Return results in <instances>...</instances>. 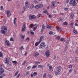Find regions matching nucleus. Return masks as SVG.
I'll list each match as a JSON object with an SVG mask.
<instances>
[{
  "mask_svg": "<svg viewBox=\"0 0 78 78\" xmlns=\"http://www.w3.org/2000/svg\"><path fill=\"white\" fill-rule=\"evenodd\" d=\"M25 6L23 7V9L24 10L26 9V8H28L30 7V2L28 1H26L25 3Z\"/></svg>",
  "mask_w": 78,
  "mask_h": 78,
  "instance_id": "1",
  "label": "nucleus"
},
{
  "mask_svg": "<svg viewBox=\"0 0 78 78\" xmlns=\"http://www.w3.org/2000/svg\"><path fill=\"white\" fill-rule=\"evenodd\" d=\"M73 32L74 33H75V34H76V33H77V32H76V31L75 30H74Z\"/></svg>",
  "mask_w": 78,
  "mask_h": 78,
  "instance_id": "59",
  "label": "nucleus"
},
{
  "mask_svg": "<svg viewBox=\"0 0 78 78\" xmlns=\"http://www.w3.org/2000/svg\"><path fill=\"white\" fill-rule=\"evenodd\" d=\"M17 22V18H15L13 20V23L15 26H17V23H16V22Z\"/></svg>",
  "mask_w": 78,
  "mask_h": 78,
  "instance_id": "12",
  "label": "nucleus"
},
{
  "mask_svg": "<svg viewBox=\"0 0 78 78\" xmlns=\"http://www.w3.org/2000/svg\"><path fill=\"white\" fill-rule=\"evenodd\" d=\"M10 41H14V39L13 38H11L10 39Z\"/></svg>",
  "mask_w": 78,
  "mask_h": 78,
  "instance_id": "49",
  "label": "nucleus"
},
{
  "mask_svg": "<svg viewBox=\"0 0 78 78\" xmlns=\"http://www.w3.org/2000/svg\"><path fill=\"white\" fill-rule=\"evenodd\" d=\"M6 13L7 14V17H9L11 16V12H10V11L9 10L7 11Z\"/></svg>",
  "mask_w": 78,
  "mask_h": 78,
  "instance_id": "11",
  "label": "nucleus"
},
{
  "mask_svg": "<svg viewBox=\"0 0 78 78\" xmlns=\"http://www.w3.org/2000/svg\"><path fill=\"white\" fill-rule=\"evenodd\" d=\"M35 9H39V8H40L39 6V5H37L35 6Z\"/></svg>",
  "mask_w": 78,
  "mask_h": 78,
  "instance_id": "21",
  "label": "nucleus"
},
{
  "mask_svg": "<svg viewBox=\"0 0 78 78\" xmlns=\"http://www.w3.org/2000/svg\"><path fill=\"white\" fill-rule=\"evenodd\" d=\"M20 73L19 74L16 76L17 78H19V77L20 76Z\"/></svg>",
  "mask_w": 78,
  "mask_h": 78,
  "instance_id": "51",
  "label": "nucleus"
},
{
  "mask_svg": "<svg viewBox=\"0 0 78 78\" xmlns=\"http://www.w3.org/2000/svg\"><path fill=\"white\" fill-rule=\"evenodd\" d=\"M36 16L32 15H30L29 16V19L30 20L36 19Z\"/></svg>",
  "mask_w": 78,
  "mask_h": 78,
  "instance_id": "2",
  "label": "nucleus"
},
{
  "mask_svg": "<svg viewBox=\"0 0 78 78\" xmlns=\"http://www.w3.org/2000/svg\"><path fill=\"white\" fill-rule=\"evenodd\" d=\"M39 6V7L40 8H42V7H43V4H39L38 5Z\"/></svg>",
  "mask_w": 78,
  "mask_h": 78,
  "instance_id": "28",
  "label": "nucleus"
},
{
  "mask_svg": "<svg viewBox=\"0 0 78 78\" xmlns=\"http://www.w3.org/2000/svg\"><path fill=\"white\" fill-rule=\"evenodd\" d=\"M73 23H71L70 24V25H71V27H72V28L73 27Z\"/></svg>",
  "mask_w": 78,
  "mask_h": 78,
  "instance_id": "58",
  "label": "nucleus"
},
{
  "mask_svg": "<svg viewBox=\"0 0 78 78\" xmlns=\"http://www.w3.org/2000/svg\"><path fill=\"white\" fill-rule=\"evenodd\" d=\"M56 39L57 40H59L60 39V36H58L56 38Z\"/></svg>",
  "mask_w": 78,
  "mask_h": 78,
  "instance_id": "40",
  "label": "nucleus"
},
{
  "mask_svg": "<svg viewBox=\"0 0 78 78\" xmlns=\"http://www.w3.org/2000/svg\"><path fill=\"white\" fill-rule=\"evenodd\" d=\"M39 55V53H38V52H36L35 53V56L36 57H37V56H38Z\"/></svg>",
  "mask_w": 78,
  "mask_h": 78,
  "instance_id": "24",
  "label": "nucleus"
},
{
  "mask_svg": "<svg viewBox=\"0 0 78 78\" xmlns=\"http://www.w3.org/2000/svg\"><path fill=\"white\" fill-rule=\"evenodd\" d=\"M72 70H73V69H70L69 71V73H71V72H72Z\"/></svg>",
  "mask_w": 78,
  "mask_h": 78,
  "instance_id": "42",
  "label": "nucleus"
},
{
  "mask_svg": "<svg viewBox=\"0 0 78 78\" xmlns=\"http://www.w3.org/2000/svg\"><path fill=\"white\" fill-rule=\"evenodd\" d=\"M49 34L51 35H53L55 34V32H53L52 31H51L49 32Z\"/></svg>",
  "mask_w": 78,
  "mask_h": 78,
  "instance_id": "19",
  "label": "nucleus"
},
{
  "mask_svg": "<svg viewBox=\"0 0 78 78\" xmlns=\"http://www.w3.org/2000/svg\"><path fill=\"white\" fill-rule=\"evenodd\" d=\"M75 62H76V61H78V57H75Z\"/></svg>",
  "mask_w": 78,
  "mask_h": 78,
  "instance_id": "33",
  "label": "nucleus"
},
{
  "mask_svg": "<svg viewBox=\"0 0 78 78\" xmlns=\"http://www.w3.org/2000/svg\"><path fill=\"white\" fill-rule=\"evenodd\" d=\"M57 70L58 72H60L61 71V66H59L56 67Z\"/></svg>",
  "mask_w": 78,
  "mask_h": 78,
  "instance_id": "9",
  "label": "nucleus"
},
{
  "mask_svg": "<svg viewBox=\"0 0 78 78\" xmlns=\"http://www.w3.org/2000/svg\"><path fill=\"white\" fill-rule=\"evenodd\" d=\"M36 25V24H35V25L33 24H30V26L29 27V28H33V27H35Z\"/></svg>",
  "mask_w": 78,
  "mask_h": 78,
  "instance_id": "13",
  "label": "nucleus"
},
{
  "mask_svg": "<svg viewBox=\"0 0 78 78\" xmlns=\"http://www.w3.org/2000/svg\"><path fill=\"white\" fill-rule=\"evenodd\" d=\"M51 6L52 8H54L55 6V2H53L52 3Z\"/></svg>",
  "mask_w": 78,
  "mask_h": 78,
  "instance_id": "20",
  "label": "nucleus"
},
{
  "mask_svg": "<svg viewBox=\"0 0 78 78\" xmlns=\"http://www.w3.org/2000/svg\"><path fill=\"white\" fill-rule=\"evenodd\" d=\"M64 25H67V22H65L63 23Z\"/></svg>",
  "mask_w": 78,
  "mask_h": 78,
  "instance_id": "45",
  "label": "nucleus"
},
{
  "mask_svg": "<svg viewBox=\"0 0 78 78\" xmlns=\"http://www.w3.org/2000/svg\"><path fill=\"white\" fill-rule=\"evenodd\" d=\"M45 47V43H41L40 45V48H42V47Z\"/></svg>",
  "mask_w": 78,
  "mask_h": 78,
  "instance_id": "6",
  "label": "nucleus"
},
{
  "mask_svg": "<svg viewBox=\"0 0 78 78\" xmlns=\"http://www.w3.org/2000/svg\"><path fill=\"white\" fill-rule=\"evenodd\" d=\"M3 56V53L2 52H0V57Z\"/></svg>",
  "mask_w": 78,
  "mask_h": 78,
  "instance_id": "36",
  "label": "nucleus"
},
{
  "mask_svg": "<svg viewBox=\"0 0 78 78\" xmlns=\"http://www.w3.org/2000/svg\"><path fill=\"white\" fill-rule=\"evenodd\" d=\"M46 28L48 29V30H52L53 27L50 26H47L46 27Z\"/></svg>",
  "mask_w": 78,
  "mask_h": 78,
  "instance_id": "15",
  "label": "nucleus"
},
{
  "mask_svg": "<svg viewBox=\"0 0 78 78\" xmlns=\"http://www.w3.org/2000/svg\"><path fill=\"white\" fill-rule=\"evenodd\" d=\"M59 73L58 72H56L55 73V75H59Z\"/></svg>",
  "mask_w": 78,
  "mask_h": 78,
  "instance_id": "55",
  "label": "nucleus"
},
{
  "mask_svg": "<svg viewBox=\"0 0 78 78\" xmlns=\"http://www.w3.org/2000/svg\"><path fill=\"white\" fill-rule=\"evenodd\" d=\"M37 74V73L36 72H35L33 73V76H36Z\"/></svg>",
  "mask_w": 78,
  "mask_h": 78,
  "instance_id": "29",
  "label": "nucleus"
},
{
  "mask_svg": "<svg viewBox=\"0 0 78 78\" xmlns=\"http://www.w3.org/2000/svg\"><path fill=\"white\" fill-rule=\"evenodd\" d=\"M74 16V14L73 13H72L70 15V17L71 19H73V16Z\"/></svg>",
  "mask_w": 78,
  "mask_h": 78,
  "instance_id": "26",
  "label": "nucleus"
},
{
  "mask_svg": "<svg viewBox=\"0 0 78 78\" xmlns=\"http://www.w3.org/2000/svg\"><path fill=\"white\" fill-rule=\"evenodd\" d=\"M5 44L7 45V47H9V46L11 45V44L9 43V42L8 40H5Z\"/></svg>",
  "mask_w": 78,
  "mask_h": 78,
  "instance_id": "3",
  "label": "nucleus"
},
{
  "mask_svg": "<svg viewBox=\"0 0 78 78\" xmlns=\"http://www.w3.org/2000/svg\"><path fill=\"white\" fill-rule=\"evenodd\" d=\"M57 30L58 31H60V32L62 31V29L59 28H57Z\"/></svg>",
  "mask_w": 78,
  "mask_h": 78,
  "instance_id": "27",
  "label": "nucleus"
},
{
  "mask_svg": "<svg viewBox=\"0 0 78 78\" xmlns=\"http://www.w3.org/2000/svg\"><path fill=\"white\" fill-rule=\"evenodd\" d=\"M61 41H64V38H62L60 39Z\"/></svg>",
  "mask_w": 78,
  "mask_h": 78,
  "instance_id": "64",
  "label": "nucleus"
},
{
  "mask_svg": "<svg viewBox=\"0 0 78 78\" xmlns=\"http://www.w3.org/2000/svg\"><path fill=\"white\" fill-rule=\"evenodd\" d=\"M49 69H50V70H51L52 69V66H49Z\"/></svg>",
  "mask_w": 78,
  "mask_h": 78,
  "instance_id": "53",
  "label": "nucleus"
},
{
  "mask_svg": "<svg viewBox=\"0 0 78 78\" xmlns=\"http://www.w3.org/2000/svg\"><path fill=\"white\" fill-rule=\"evenodd\" d=\"M30 73V72L28 71L26 73V75H29V73Z\"/></svg>",
  "mask_w": 78,
  "mask_h": 78,
  "instance_id": "57",
  "label": "nucleus"
},
{
  "mask_svg": "<svg viewBox=\"0 0 78 78\" xmlns=\"http://www.w3.org/2000/svg\"><path fill=\"white\" fill-rule=\"evenodd\" d=\"M28 70H30V69L31 68V66H29L27 68Z\"/></svg>",
  "mask_w": 78,
  "mask_h": 78,
  "instance_id": "56",
  "label": "nucleus"
},
{
  "mask_svg": "<svg viewBox=\"0 0 78 78\" xmlns=\"http://www.w3.org/2000/svg\"><path fill=\"white\" fill-rule=\"evenodd\" d=\"M58 20H59V22H61L62 20V19L61 18H60L58 19Z\"/></svg>",
  "mask_w": 78,
  "mask_h": 78,
  "instance_id": "37",
  "label": "nucleus"
},
{
  "mask_svg": "<svg viewBox=\"0 0 78 78\" xmlns=\"http://www.w3.org/2000/svg\"><path fill=\"white\" fill-rule=\"evenodd\" d=\"M72 67V65H70L69 66V68L70 69Z\"/></svg>",
  "mask_w": 78,
  "mask_h": 78,
  "instance_id": "63",
  "label": "nucleus"
},
{
  "mask_svg": "<svg viewBox=\"0 0 78 78\" xmlns=\"http://www.w3.org/2000/svg\"><path fill=\"white\" fill-rule=\"evenodd\" d=\"M37 26H35L33 28V31H35L36 30V28H37Z\"/></svg>",
  "mask_w": 78,
  "mask_h": 78,
  "instance_id": "35",
  "label": "nucleus"
},
{
  "mask_svg": "<svg viewBox=\"0 0 78 78\" xmlns=\"http://www.w3.org/2000/svg\"><path fill=\"white\" fill-rule=\"evenodd\" d=\"M44 36H41L40 37V38L39 39V41L40 42H41V41H42L43 38H44Z\"/></svg>",
  "mask_w": 78,
  "mask_h": 78,
  "instance_id": "16",
  "label": "nucleus"
},
{
  "mask_svg": "<svg viewBox=\"0 0 78 78\" xmlns=\"http://www.w3.org/2000/svg\"><path fill=\"white\" fill-rule=\"evenodd\" d=\"M21 38L22 39H24V38H25V37L23 36V35H21Z\"/></svg>",
  "mask_w": 78,
  "mask_h": 78,
  "instance_id": "32",
  "label": "nucleus"
},
{
  "mask_svg": "<svg viewBox=\"0 0 78 78\" xmlns=\"http://www.w3.org/2000/svg\"><path fill=\"white\" fill-rule=\"evenodd\" d=\"M25 29H26V25L25 23H24L22 28V31H24V30H25Z\"/></svg>",
  "mask_w": 78,
  "mask_h": 78,
  "instance_id": "8",
  "label": "nucleus"
},
{
  "mask_svg": "<svg viewBox=\"0 0 78 78\" xmlns=\"http://www.w3.org/2000/svg\"><path fill=\"white\" fill-rule=\"evenodd\" d=\"M12 62L15 64V65H17V62L16 61H12Z\"/></svg>",
  "mask_w": 78,
  "mask_h": 78,
  "instance_id": "22",
  "label": "nucleus"
},
{
  "mask_svg": "<svg viewBox=\"0 0 78 78\" xmlns=\"http://www.w3.org/2000/svg\"><path fill=\"white\" fill-rule=\"evenodd\" d=\"M40 43H41V42L40 41H39L38 42H36L35 44V47L37 46L38 44H40Z\"/></svg>",
  "mask_w": 78,
  "mask_h": 78,
  "instance_id": "23",
  "label": "nucleus"
},
{
  "mask_svg": "<svg viewBox=\"0 0 78 78\" xmlns=\"http://www.w3.org/2000/svg\"><path fill=\"white\" fill-rule=\"evenodd\" d=\"M4 30H5V31H7V27H4Z\"/></svg>",
  "mask_w": 78,
  "mask_h": 78,
  "instance_id": "54",
  "label": "nucleus"
},
{
  "mask_svg": "<svg viewBox=\"0 0 78 78\" xmlns=\"http://www.w3.org/2000/svg\"><path fill=\"white\" fill-rule=\"evenodd\" d=\"M45 54L47 57H48V56L50 55V51H49V50L45 52Z\"/></svg>",
  "mask_w": 78,
  "mask_h": 78,
  "instance_id": "5",
  "label": "nucleus"
},
{
  "mask_svg": "<svg viewBox=\"0 0 78 78\" xmlns=\"http://www.w3.org/2000/svg\"><path fill=\"white\" fill-rule=\"evenodd\" d=\"M5 26H2V27H1V30H4V28H5Z\"/></svg>",
  "mask_w": 78,
  "mask_h": 78,
  "instance_id": "41",
  "label": "nucleus"
},
{
  "mask_svg": "<svg viewBox=\"0 0 78 78\" xmlns=\"http://www.w3.org/2000/svg\"><path fill=\"white\" fill-rule=\"evenodd\" d=\"M30 34H32L33 35L34 34V33L33 31H30Z\"/></svg>",
  "mask_w": 78,
  "mask_h": 78,
  "instance_id": "46",
  "label": "nucleus"
},
{
  "mask_svg": "<svg viewBox=\"0 0 78 78\" xmlns=\"http://www.w3.org/2000/svg\"><path fill=\"white\" fill-rule=\"evenodd\" d=\"M4 73V69L2 67L0 68V75H2Z\"/></svg>",
  "mask_w": 78,
  "mask_h": 78,
  "instance_id": "7",
  "label": "nucleus"
},
{
  "mask_svg": "<svg viewBox=\"0 0 78 78\" xmlns=\"http://www.w3.org/2000/svg\"><path fill=\"white\" fill-rule=\"evenodd\" d=\"M34 64H40V62H38L37 61H36V62H34Z\"/></svg>",
  "mask_w": 78,
  "mask_h": 78,
  "instance_id": "30",
  "label": "nucleus"
},
{
  "mask_svg": "<svg viewBox=\"0 0 78 78\" xmlns=\"http://www.w3.org/2000/svg\"><path fill=\"white\" fill-rule=\"evenodd\" d=\"M5 62L7 65H8L9 64V60L8 58H6L5 59Z\"/></svg>",
  "mask_w": 78,
  "mask_h": 78,
  "instance_id": "4",
  "label": "nucleus"
},
{
  "mask_svg": "<svg viewBox=\"0 0 78 78\" xmlns=\"http://www.w3.org/2000/svg\"><path fill=\"white\" fill-rule=\"evenodd\" d=\"M26 42H28L30 41V38H27L26 39Z\"/></svg>",
  "mask_w": 78,
  "mask_h": 78,
  "instance_id": "38",
  "label": "nucleus"
},
{
  "mask_svg": "<svg viewBox=\"0 0 78 78\" xmlns=\"http://www.w3.org/2000/svg\"><path fill=\"white\" fill-rule=\"evenodd\" d=\"M44 66H42V65H40L38 66V68H39V69H41L42 67H43Z\"/></svg>",
  "mask_w": 78,
  "mask_h": 78,
  "instance_id": "31",
  "label": "nucleus"
},
{
  "mask_svg": "<svg viewBox=\"0 0 78 78\" xmlns=\"http://www.w3.org/2000/svg\"><path fill=\"white\" fill-rule=\"evenodd\" d=\"M45 30V26L43 24L42 26V28L41 30V32H43L44 30Z\"/></svg>",
  "mask_w": 78,
  "mask_h": 78,
  "instance_id": "14",
  "label": "nucleus"
},
{
  "mask_svg": "<svg viewBox=\"0 0 78 78\" xmlns=\"http://www.w3.org/2000/svg\"><path fill=\"white\" fill-rule=\"evenodd\" d=\"M48 17L49 18H51V15H49Z\"/></svg>",
  "mask_w": 78,
  "mask_h": 78,
  "instance_id": "62",
  "label": "nucleus"
},
{
  "mask_svg": "<svg viewBox=\"0 0 78 78\" xmlns=\"http://www.w3.org/2000/svg\"><path fill=\"white\" fill-rule=\"evenodd\" d=\"M43 13H44V14H47V15L48 14V11H47V10H45L44 11H43Z\"/></svg>",
  "mask_w": 78,
  "mask_h": 78,
  "instance_id": "18",
  "label": "nucleus"
},
{
  "mask_svg": "<svg viewBox=\"0 0 78 78\" xmlns=\"http://www.w3.org/2000/svg\"><path fill=\"white\" fill-rule=\"evenodd\" d=\"M0 8H1V11H3V6H1Z\"/></svg>",
  "mask_w": 78,
  "mask_h": 78,
  "instance_id": "43",
  "label": "nucleus"
},
{
  "mask_svg": "<svg viewBox=\"0 0 78 78\" xmlns=\"http://www.w3.org/2000/svg\"><path fill=\"white\" fill-rule=\"evenodd\" d=\"M76 53L77 54H78V50L77 49L76 51Z\"/></svg>",
  "mask_w": 78,
  "mask_h": 78,
  "instance_id": "61",
  "label": "nucleus"
},
{
  "mask_svg": "<svg viewBox=\"0 0 78 78\" xmlns=\"http://www.w3.org/2000/svg\"><path fill=\"white\" fill-rule=\"evenodd\" d=\"M1 33H2V34H4V35H5V36H6L7 34H6V32L4 30H2L1 31Z\"/></svg>",
  "mask_w": 78,
  "mask_h": 78,
  "instance_id": "10",
  "label": "nucleus"
},
{
  "mask_svg": "<svg viewBox=\"0 0 78 78\" xmlns=\"http://www.w3.org/2000/svg\"><path fill=\"white\" fill-rule=\"evenodd\" d=\"M34 3H35L36 4H37L38 3V2L36 1V0H35L34 1Z\"/></svg>",
  "mask_w": 78,
  "mask_h": 78,
  "instance_id": "48",
  "label": "nucleus"
},
{
  "mask_svg": "<svg viewBox=\"0 0 78 78\" xmlns=\"http://www.w3.org/2000/svg\"><path fill=\"white\" fill-rule=\"evenodd\" d=\"M47 77V73H44V74L43 76V78H45Z\"/></svg>",
  "mask_w": 78,
  "mask_h": 78,
  "instance_id": "25",
  "label": "nucleus"
},
{
  "mask_svg": "<svg viewBox=\"0 0 78 78\" xmlns=\"http://www.w3.org/2000/svg\"><path fill=\"white\" fill-rule=\"evenodd\" d=\"M34 7V5L33 4H31V5L30 6V8H31V9H32V8H33Z\"/></svg>",
  "mask_w": 78,
  "mask_h": 78,
  "instance_id": "39",
  "label": "nucleus"
},
{
  "mask_svg": "<svg viewBox=\"0 0 78 78\" xmlns=\"http://www.w3.org/2000/svg\"><path fill=\"white\" fill-rule=\"evenodd\" d=\"M50 6H49L47 7V9H50Z\"/></svg>",
  "mask_w": 78,
  "mask_h": 78,
  "instance_id": "60",
  "label": "nucleus"
},
{
  "mask_svg": "<svg viewBox=\"0 0 78 78\" xmlns=\"http://www.w3.org/2000/svg\"><path fill=\"white\" fill-rule=\"evenodd\" d=\"M42 16V15L41 14H40V15H38L37 16V17L38 18H39V17H41V16Z\"/></svg>",
  "mask_w": 78,
  "mask_h": 78,
  "instance_id": "50",
  "label": "nucleus"
},
{
  "mask_svg": "<svg viewBox=\"0 0 78 78\" xmlns=\"http://www.w3.org/2000/svg\"><path fill=\"white\" fill-rule=\"evenodd\" d=\"M76 0H74L73 2L72 5L73 6H75L76 5Z\"/></svg>",
  "mask_w": 78,
  "mask_h": 78,
  "instance_id": "17",
  "label": "nucleus"
},
{
  "mask_svg": "<svg viewBox=\"0 0 78 78\" xmlns=\"http://www.w3.org/2000/svg\"><path fill=\"white\" fill-rule=\"evenodd\" d=\"M23 49H24V48H23V46H22L20 48V49L22 50H23Z\"/></svg>",
  "mask_w": 78,
  "mask_h": 78,
  "instance_id": "47",
  "label": "nucleus"
},
{
  "mask_svg": "<svg viewBox=\"0 0 78 78\" xmlns=\"http://www.w3.org/2000/svg\"><path fill=\"white\" fill-rule=\"evenodd\" d=\"M68 10H69V8H65V10L66 11H67Z\"/></svg>",
  "mask_w": 78,
  "mask_h": 78,
  "instance_id": "52",
  "label": "nucleus"
},
{
  "mask_svg": "<svg viewBox=\"0 0 78 78\" xmlns=\"http://www.w3.org/2000/svg\"><path fill=\"white\" fill-rule=\"evenodd\" d=\"M18 73H19V71L16 72V73L14 76H16V75H17V74H18Z\"/></svg>",
  "mask_w": 78,
  "mask_h": 78,
  "instance_id": "44",
  "label": "nucleus"
},
{
  "mask_svg": "<svg viewBox=\"0 0 78 78\" xmlns=\"http://www.w3.org/2000/svg\"><path fill=\"white\" fill-rule=\"evenodd\" d=\"M37 65H35L32 67V69H36V68L37 67Z\"/></svg>",
  "mask_w": 78,
  "mask_h": 78,
  "instance_id": "34",
  "label": "nucleus"
}]
</instances>
